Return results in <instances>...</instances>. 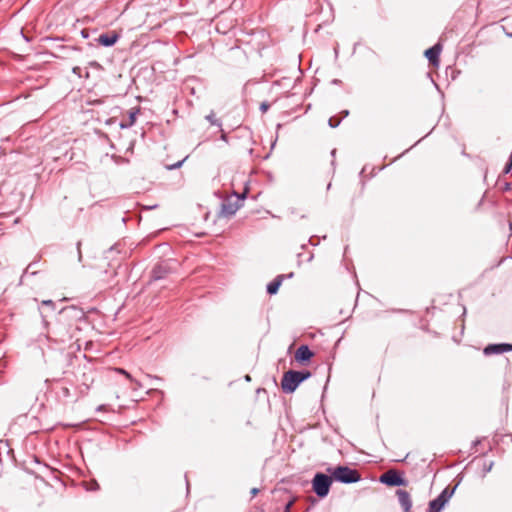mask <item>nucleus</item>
<instances>
[{
    "instance_id": "nucleus-1",
    "label": "nucleus",
    "mask_w": 512,
    "mask_h": 512,
    "mask_svg": "<svg viewBox=\"0 0 512 512\" xmlns=\"http://www.w3.org/2000/svg\"><path fill=\"white\" fill-rule=\"evenodd\" d=\"M86 322V315L83 309L71 305L59 311L56 322L48 329L46 338L55 343H67L73 339L79 340L78 334L81 325Z\"/></svg>"
},
{
    "instance_id": "nucleus-2",
    "label": "nucleus",
    "mask_w": 512,
    "mask_h": 512,
    "mask_svg": "<svg viewBox=\"0 0 512 512\" xmlns=\"http://www.w3.org/2000/svg\"><path fill=\"white\" fill-rule=\"evenodd\" d=\"M310 377L311 372L307 370H288L283 374L281 380V389L284 393H293L303 381Z\"/></svg>"
},
{
    "instance_id": "nucleus-3",
    "label": "nucleus",
    "mask_w": 512,
    "mask_h": 512,
    "mask_svg": "<svg viewBox=\"0 0 512 512\" xmlns=\"http://www.w3.org/2000/svg\"><path fill=\"white\" fill-rule=\"evenodd\" d=\"M327 471L331 473L333 480L344 484L356 483L361 479L358 470L348 466L339 465L335 468H328Z\"/></svg>"
},
{
    "instance_id": "nucleus-4",
    "label": "nucleus",
    "mask_w": 512,
    "mask_h": 512,
    "mask_svg": "<svg viewBox=\"0 0 512 512\" xmlns=\"http://www.w3.org/2000/svg\"><path fill=\"white\" fill-rule=\"evenodd\" d=\"M332 475H326L324 473H316L312 479V490L319 497L324 498L329 494L330 487L332 485Z\"/></svg>"
},
{
    "instance_id": "nucleus-5",
    "label": "nucleus",
    "mask_w": 512,
    "mask_h": 512,
    "mask_svg": "<svg viewBox=\"0 0 512 512\" xmlns=\"http://www.w3.org/2000/svg\"><path fill=\"white\" fill-rule=\"evenodd\" d=\"M456 486L452 489L446 487L435 499L429 502L427 512H441L449 499L453 496Z\"/></svg>"
},
{
    "instance_id": "nucleus-6",
    "label": "nucleus",
    "mask_w": 512,
    "mask_h": 512,
    "mask_svg": "<svg viewBox=\"0 0 512 512\" xmlns=\"http://www.w3.org/2000/svg\"><path fill=\"white\" fill-rule=\"evenodd\" d=\"M380 482L391 487L407 485V480L396 470H389L382 474L380 476Z\"/></svg>"
},
{
    "instance_id": "nucleus-7",
    "label": "nucleus",
    "mask_w": 512,
    "mask_h": 512,
    "mask_svg": "<svg viewBox=\"0 0 512 512\" xmlns=\"http://www.w3.org/2000/svg\"><path fill=\"white\" fill-rule=\"evenodd\" d=\"M170 272L171 267L169 262L162 261L153 267L151 272V279L155 281L164 279Z\"/></svg>"
},
{
    "instance_id": "nucleus-8",
    "label": "nucleus",
    "mask_w": 512,
    "mask_h": 512,
    "mask_svg": "<svg viewBox=\"0 0 512 512\" xmlns=\"http://www.w3.org/2000/svg\"><path fill=\"white\" fill-rule=\"evenodd\" d=\"M314 356V353L310 350L307 345H301L295 352V360L301 364H305L310 361Z\"/></svg>"
},
{
    "instance_id": "nucleus-9",
    "label": "nucleus",
    "mask_w": 512,
    "mask_h": 512,
    "mask_svg": "<svg viewBox=\"0 0 512 512\" xmlns=\"http://www.w3.org/2000/svg\"><path fill=\"white\" fill-rule=\"evenodd\" d=\"M508 351H512V344H490L484 348L485 355L501 354Z\"/></svg>"
},
{
    "instance_id": "nucleus-10",
    "label": "nucleus",
    "mask_w": 512,
    "mask_h": 512,
    "mask_svg": "<svg viewBox=\"0 0 512 512\" xmlns=\"http://www.w3.org/2000/svg\"><path fill=\"white\" fill-rule=\"evenodd\" d=\"M396 495L404 512H411L412 500L410 494L406 490L399 489L396 491Z\"/></svg>"
},
{
    "instance_id": "nucleus-11",
    "label": "nucleus",
    "mask_w": 512,
    "mask_h": 512,
    "mask_svg": "<svg viewBox=\"0 0 512 512\" xmlns=\"http://www.w3.org/2000/svg\"><path fill=\"white\" fill-rule=\"evenodd\" d=\"M442 47L440 44H435L425 51V56L429 60V62L433 66H438L439 64V56L441 53Z\"/></svg>"
},
{
    "instance_id": "nucleus-12",
    "label": "nucleus",
    "mask_w": 512,
    "mask_h": 512,
    "mask_svg": "<svg viewBox=\"0 0 512 512\" xmlns=\"http://www.w3.org/2000/svg\"><path fill=\"white\" fill-rule=\"evenodd\" d=\"M119 39V35L115 32L103 33L97 38V42L104 47L113 46Z\"/></svg>"
},
{
    "instance_id": "nucleus-13",
    "label": "nucleus",
    "mask_w": 512,
    "mask_h": 512,
    "mask_svg": "<svg viewBox=\"0 0 512 512\" xmlns=\"http://www.w3.org/2000/svg\"><path fill=\"white\" fill-rule=\"evenodd\" d=\"M139 112H140L139 107L132 108L128 113V120L122 121L120 123V128L128 129V128L132 127L136 122V118H137V115L139 114Z\"/></svg>"
},
{
    "instance_id": "nucleus-14",
    "label": "nucleus",
    "mask_w": 512,
    "mask_h": 512,
    "mask_svg": "<svg viewBox=\"0 0 512 512\" xmlns=\"http://www.w3.org/2000/svg\"><path fill=\"white\" fill-rule=\"evenodd\" d=\"M238 209H239L238 201H236L234 203L230 202V201H225L222 203V206H221V214L226 217H229V216L234 215Z\"/></svg>"
},
{
    "instance_id": "nucleus-15",
    "label": "nucleus",
    "mask_w": 512,
    "mask_h": 512,
    "mask_svg": "<svg viewBox=\"0 0 512 512\" xmlns=\"http://www.w3.org/2000/svg\"><path fill=\"white\" fill-rule=\"evenodd\" d=\"M284 275H278L273 281L267 285V293L270 295L276 294L281 286Z\"/></svg>"
},
{
    "instance_id": "nucleus-16",
    "label": "nucleus",
    "mask_w": 512,
    "mask_h": 512,
    "mask_svg": "<svg viewBox=\"0 0 512 512\" xmlns=\"http://www.w3.org/2000/svg\"><path fill=\"white\" fill-rule=\"evenodd\" d=\"M206 120L210 122L211 125H215L219 128L222 127V123L219 119H216L215 118V114L213 112H211L209 115H207L206 117Z\"/></svg>"
},
{
    "instance_id": "nucleus-17",
    "label": "nucleus",
    "mask_w": 512,
    "mask_h": 512,
    "mask_svg": "<svg viewBox=\"0 0 512 512\" xmlns=\"http://www.w3.org/2000/svg\"><path fill=\"white\" fill-rule=\"evenodd\" d=\"M341 119H336L335 117H331L328 121V124L331 128H336L339 126Z\"/></svg>"
},
{
    "instance_id": "nucleus-18",
    "label": "nucleus",
    "mask_w": 512,
    "mask_h": 512,
    "mask_svg": "<svg viewBox=\"0 0 512 512\" xmlns=\"http://www.w3.org/2000/svg\"><path fill=\"white\" fill-rule=\"evenodd\" d=\"M493 462H489L488 464L485 463L484 466H483V472H484V475H486L487 473H489L491 470H492V467H493Z\"/></svg>"
},
{
    "instance_id": "nucleus-19",
    "label": "nucleus",
    "mask_w": 512,
    "mask_h": 512,
    "mask_svg": "<svg viewBox=\"0 0 512 512\" xmlns=\"http://www.w3.org/2000/svg\"><path fill=\"white\" fill-rule=\"evenodd\" d=\"M42 305L43 306H48L50 307L51 309H54L55 308V303L52 301V300H44L42 302Z\"/></svg>"
},
{
    "instance_id": "nucleus-20",
    "label": "nucleus",
    "mask_w": 512,
    "mask_h": 512,
    "mask_svg": "<svg viewBox=\"0 0 512 512\" xmlns=\"http://www.w3.org/2000/svg\"><path fill=\"white\" fill-rule=\"evenodd\" d=\"M270 105L268 103H262L260 106L261 111L266 112L269 109Z\"/></svg>"
},
{
    "instance_id": "nucleus-21",
    "label": "nucleus",
    "mask_w": 512,
    "mask_h": 512,
    "mask_svg": "<svg viewBox=\"0 0 512 512\" xmlns=\"http://www.w3.org/2000/svg\"><path fill=\"white\" fill-rule=\"evenodd\" d=\"M222 131V134L220 136L221 140L225 141V142H228V136L227 134L221 129Z\"/></svg>"
},
{
    "instance_id": "nucleus-22",
    "label": "nucleus",
    "mask_w": 512,
    "mask_h": 512,
    "mask_svg": "<svg viewBox=\"0 0 512 512\" xmlns=\"http://www.w3.org/2000/svg\"><path fill=\"white\" fill-rule=\"evenodd\" d=\"M503 190H504V191H509V190H511V183L506 182V183L504 184V186H503Z\"/></svg>"
},
{
    "instance_id": "nucleus-23",
    "label": "nucleus",
    "mask_w": 512,
    "mask_h": 512,
    "mask_svg": "<svg viewBox=\"0 0 512 512\" xmlns=\"http://www.w3.org/2000/svg\"><path fill=\"white\" fill-rule=\"evenodd\" d=\"M72 72L76 75H80V72H81V68L80 67H74L72 69Z\"/></svg>"
},
{
    "instance_id": "nucleus-24",
    "label": "nucleus",
    "mask_w": 512,
    "mask_h": 512,
    "mask_svg": "<svg viewBox=\"0 0 512 512\" xmlns=\"http://www.w3.org/2000/svg\"><path fill=\"white\" fill-rule=\"evenodd\" d=\"M80 246H81V242H78V243H77V249H78V256H79V260H81V258H82V254H81Z\"/></svg>"
},
{
    "instance_id": "nucleus-25",
    "label": "nucleus",
    "mask_w": 512,
    "mask_h": 512,
    "mask_svg": "<svg viewBox=\"0 0 512 512\" xmlns=\"http://www.w3.org/2000/svg\"><path fill=\"white\" fill-rule=\"evenodd\" d=\"M117 371L126 375V377L130 378V374L128 372H126L124 369L119 368V369H117Z\"/></svg>"
},
{
    "instance_id": "nucleus-26",
    "label": "nucleus",
    "mask_w": 512,
    "mask_h": 512,
    "mask_svg": "<svg viewBox=\"0 0 512 512\" xmlns=\"http://www.w3.org/2000/svg\"><path fill=\"white\" fill-rule=\"evenodd\" d=\"M182 163H183V161H179V162H177L176 164H174V165H172V166H171V169H173V168H179V167L182 165Z\"/></svg>"
},
{
    "instance_id": "nucleus-27",
    "label": "nucleus",
    "mask_w": 512,
    "mask_h": 512,
    "mask_svg": "<svg viewBox=\"0 0 512 512\" xmlns=\"http://www.w3.org/2000/svg\"><path fill=\"white\" fill-rule=\"evenodd\" d=\"M258 492H259V489H258V488H253V489L251 490V494H252V496L257 495V493H258Z\"/></svg>"
},
{
    "instance_id": "nucleus-28",
    "label": "nucleus",
    "mask_w": 512,
    "mask_h": 512,
    "mask_svg": "<svg viewBox=\"0 0 512 512\" xmlns=\"http://www.w3.org/2000/svg\"><path fill=\"white\" fill-rule=\"evenodd\" d=\"M63 394L65 396H68L69 395V389L68 388H63Z\"/></svg>"
},
{
    "instance_id": "nucleus-29",
    "label": "nucleus",
    "mask_w": 512,
    "mask_h": 512,
    "mask_svg": "<svg viewBox=\"0 0 512 512\" xmlns=\"http://www.w3.org/2000/svg\"><path fill=\"white\" fill-rule=\"evenodd\" d=\"M342 114H343V117H346L349 115V111L348 110H344L342 111Z\"/></svg>"
},
{
    "instance_id": "nucleus-30",
    "label": "nucleus",
    "mask_w": 512,
    "mask_h": 512,
    "mask_svg": "<svg viewBox=\"0 0 512 512\" xmlns=\"http://www.w3.org/2000/svg\"><path fill=\"white\" fill-rule=\"evenodd\" d=\"M291 505H292V503H291V502H289V503L286 505V510H289V509H290V507H291Z\"/></svg>"
},
{
    "instance_id": "nucleus-31",
    "label": "nucleus",
    "mask_w": 512,
    "mask_h": 512,
    "mask_svg": "<svg viewBox=\"0 0 512 512\" xmlns=\"http://www.w3.org/2000/svg\"><path fill=\"white\" fill-rule=\"evenodd\" d=\"M335 154H336V149H333V150L331 151V155H332L333 157H335Z\"/></svg>"
},
{
    "instance_id": "nucleus-32",
    "label": "nucleus",
    "mask_w": 512,
    "mask_h": 512,
    "mask_svg": "<svg viewBox=\"0 0 512 512\" xmlns=\"http://www.w3.org/2000/svg\"><path fill=\"white\" fill-rule=\"evenodd\" d=\"M506 35L510 38H512V32H506Z\"/></svg>"
},
{
    "instance_id": "nucleus-33",
    "label": "nucleus",
    "mask_w": 512,
    "mask_h": 512,
    "mask_svg": "<svg viewBox=\"0 0 512 512\" xmlns=\"http://www.w3.org/2000/svg\"><path fill=\"white\" fill-rule=\"evenodd\" d=\"M245 379H246L247 381H249V380H250V376H249V375H246Z\"/></svg>"
},
{
    "instance_id": "nucleus-34",
    "label": "nucleus",
    "mask_w": 512,
    "mask_h": 512,
    "mask_svg": "<svg viewBox=\"0 0 512 512\" xmlns=\"http://www.w3.org/2000/svg\"><path fill=\"white\" fill-rule=\"evenodd\" d=\"M82 35L83 37H87V34L84 31H82Z\"/></svg>"
},
{
    "instance_id": "nucleus-35",
    "label": "nucleus",
    "mask_w": 512,
    "mask_h": 512,
    "mask_svg": "<svg viewBox=\"0 0 512 512\" xmlns=\"http://www.w3.org/2000/svg\"><path fill=\"white\" fill-rule=\"evenodd\" d=\"M287 277H288V278L293 277V273L288 274V276H287Z\"/></svg>"
},
{
    "instance_id": "nucleus-36",
    "label": "nucleus",
    "mask_w": 512,
    "mask_h": 512,
    "mask_svg": "<svg viewBox=\"0 0 512 512\" xmlns=\"http://www.w3.org/2000/svg\"><path fill=\"white\" fill-rule=\"evenodd\" d=\"M95 489L98 488V483H94Z\"/></svg>"
},
{
    "instance_id": "nucleus-37",
    "label": "nucleus",
    "mask_w": 512,
    "mask_h": 512,
    "mask_svg": "<svg viewBox=\"0 0 512 512\" xmlns=\"http://www.w3.org/2000/svg\"><path fill=\"white\" fill-rule=\"evenodd\" d=\"M510 230H511V232H512V224H510Z\"/></svg>"
}]
</instances>
